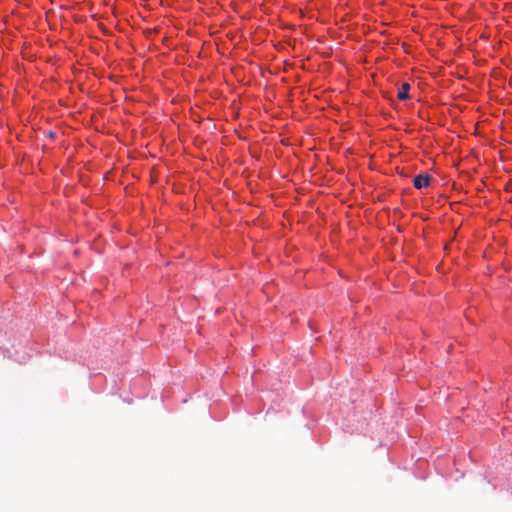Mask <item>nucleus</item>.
<instances>
[{"mask_svg": "<svg viewBox=\"0 0 512 512\" xmlns=\"http://www.w3.org/2000/svg\"><path fill=\"white\" fill-rule=\"evenodd\" d=\"M409 90H410L409 83H407V82L402 83V85L397 93L398 99L401 101L407 100L409 98Z\"/></svg>", "mask_w": 512, "mask_h": 512, "instance_id": "obj_2", "label": "nucleus"}, {"mask_svg": "<svg viewBox=\"0 0 512 512\" xmlns=\"http://www.w3.org/2000/svg\"><path fill=\"white\" fill-rule=\"evenodd\" d=\"M431 177L428 174H419L414 177L413 184L416 189H422L430 184Z\"/></svg>", "mask_w": 512, "mask_h": 512, "instance_id": "obj_1", "label": "nucleus"}]
</instances>
